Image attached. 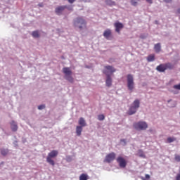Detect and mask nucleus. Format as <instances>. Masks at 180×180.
<instances>
[{"mask_svg": "<svg viewBox=\"0 0 180 180\" xmlns=\"http://www.w3.org/2000/svg\"><path fill=\"white\" fill-rule=\"evenodd\" d=\"M63 72L65 75L64 78L70 84H74V77H72V71L70 68H63Z\"/></svg>", "mask_w": 180, "mask_h": 180, "instance_id": "2", "label": "nucleus"}, {"mask_svg": "<svg viewBox=\"0 0 180 180\" xmlns=\"http://www.w3.org/2000/svg\"><path fill=\"white\" fill-rule=\"evenodd\" d=\"M46 108V105L42 104V105H40L38 106V109L39 110H43V109H45Z\"/></svg>", "mask_w": 180, "mask_h": 180, "instance_id": "31", "label": "nucleus"}, {"mask_svg": "<svg viewBox=\"0 0 180 180\" xmlns=\"http://www.w3.org/2000/svg\"><path fill=\"white\" fill-rule=\"evenodd\" d=\"M11 127L13 131H18V124L15 122V121H12L11 122Z\"/></svg>", "mask_w": 180, "mask_h": 180, "instance_id": "14", "label": "nucleus"}, {"mask_svg": "<svg viewBox=\"0 0 180 180\" xmlns=\"http://www.w3.org/2000/svg\"><path fill=\"white\" fill-rule=\"evenodd\" d=\"M82 127L81 126H77L76 127V134L77 136H81V133H82Z\"/></svg>", "mask_w": 180, "mask_h": 180, "instance_id": "18", "label": "nucleus"}, {"mask_svg": "<svg viewBox=\"0 0 180 180\" xmlns=\"http://www.w3.org/2000/svg\"><path fill=\"white\" fill-rule=\"evenodd\" d=\"M146 2H148V4H153V0H146Z\"/></svg>", "mask_w": 180, "mask_h": 180, "instance_id": "39", "label": "nucleus"}, {"mask_svg": "<svg viewBox=\"0 0 180 180\" xmlns=\"http://www.w3.org/2000/svg\"><path fill=\"white\" fill-rule=\"evenodd\" d=\"M13 144H14V146H15V147H18V141H14L13 142Z\"/></svg>", "mask_w": 180, "mask_h": 180, "instance_id": "40", "label": "nucleus"}, {"mask_svg": "<svg viewBox=\"0 0 180 180\" xmlns=\"http://www.w3.org/2000/svg\"><path fill=\"white\" fill-rule=\"evenodd\" d=\"M69 4H74L75 2V0H68Z\"/></svg>", "mask_w": 180, "mask_h": 180, "instance_id": "35", "label": "nucleus"}, {"mask_svg": "<svg viewBox=\"0 0 180 180\" xmlns=\"http://www.w3.org/2000/svg\"><path fill=\"white\" fill-rule=\"evenodd\" d=\"M164 1L166 2V4H169L172 2V0H164Z\"/></svg>", "mask_w": 180, "mask_h": 180, "instance_id": "34", "label": "nucleus"}, {"mask_svg": "<svg viewBox=\"0 0 180 180\" xmlns=\"http://www.w3.org/2000/svg\"><path fill=\"white\" fill-rule=\"evenodd\" d=\"M114 26L115 27V32H117V33H120L121 29H123L124 27L123 24L122 22H115L114 24Z\"/></svg>", "mask_w": 180, "mask_h": 180, "instance_id": "12", "label": "nucleus"}, {"mask_svg": "<svg viewBox=\"0 0 180 180\" xmlns=\"http://www.w3.org/2000/svg\"><path fill=\"white\" fill-rule=\"evenodd\" d=\"M103 72L106 75V72L108 73L110 77L113 74V72H116V70L115 68H113L111 65H107L104 67V70H103Z\"/></svg>", "mask_w": 180, "mask_h": 180, "instance_id": "7", "label": "nucleus"}, {"mask_svg": "<svg viewBox=\"0 0 180 180\" xmlns=\"http://www.w3.org/2000/svg\"><path fill=\"white\" fill-rule=\"evenodd\" d=\"M165 68L166 70H172V68H174V65L171 63H165Z\"/></svg>", "mask_w": 180, "mask_h": 180, "instance_id": "21", "label": "nucleus"}, {"mask_svg": "<svg viewBox=\"0 0 180 180\" xmlns=\"http://www.w3.org/2000/svg\"><path fill=\"white\" fill-rule=\"evenodd\" d=\"M89 176L86 174H82L79 176V180H89Z\"/></svg>", "mask_w": 180, "mask_h": 180, "instance_id": "20", "label": "nucleus"}, {"mask_svg": "<svg viewBox=\"0 0 180 180\" xmlns=\"http://www.w3.org/2000/svg\"><path fill=\"white\" fill-rule=\"evenodd\" d=\"M139 108H140V100L136 99L131 104L129 110L128 115L131 116V115H134L139 110Z\"/></svg>", "mask_w": 180, "mask_h": 180, "instance_id": "1", "label": "nucleus"}, {"mask_svg": "<svg viewBox=\"0 0 180 180\" xmlns=\"http://www.w3.org/2000/svg\"><path fill=\"white\" fill-rule=\"evenodd\" d=\"M117 162L119 164L120 168H126V165H127L126 160H124L122 156H119L117 158Z\"/></svg>", "mask_w": 180, "mask_h": 180, "instance_id": "9", "label": "nucleus"}, {"mask_svg": "<svg viewBox=\"0 0 180 180\" xmlns=\"http://www.w3.org/2000/svg\"><path fill=\"white\" fill-rule=\"evenodd\" d=\"M32 37H34L35 39H37L39 37V31H33L32 33Z\"/></svg>", "mask_w": 180, "mask_h": 180, "instance_id": "23", "label": "nucleus"}, {"mask_svg": "<svg viewBox=\"0 0 180 180\" xmlns=\"http://www.w3.org/2000/svg\"><path fill=\"white\" fill-rule=\"evenodd\" d=\"M58 155V150H53L49 153H48V155L46 157V162L48 164H50V165H52V167H54L56 165V162L53 160V158H56Z\"/></svg>", "mask_w": 180, "mask_h": 180, "instance_id": "3", "label": "nucleus"}, {"mask_svg": "<svg viewBox=\"0 0 180 180\" xmlns=\"http://www.w3.org/2000/svg\"><path fill=\"white\" fill-rule=\"evenodd\" d=\"M175 160L177 161L178 162H179V161H180V155H176L175 156Z\"/></svg>", "mask_w": 180, "mask_h": 180, "instance_id": "33", "label": "nucleus"}, {"mask_svg": "<svg viewBox=\"0 0 180 180\" xmlns=\"http://www.w3.org/2000/svg\"><path fill=\"white\" fill-rule=\"evenodd\" d=\"M138 155L139 157H141L142 158H144L145 155H144V153L142 152V150H139L138 152Z\"/></svg>", "mask_w": 180, "mask_h": 180, "instance_id": "27", "label": "nucleus"}, {"mask_svg": "<svg viewBox=\"0 0 180 180\" xmlns=\"http://www.w3.org/2000/svg\"><path fill=\"white\" fill-rule=\"evenodd\" d=\"M105 4L110 6H113L115 5V1H112V0H105Z\"/></svg>", "mask_w": 180, "mask_h": 180, "instance_id": "24", "label": "nucleus"}, {"mask_svg": "<svg viewBox=\"0 0 180 180\" xmlns=\"http://www.w3.org/2000/svg\"><path fill=\"white\" fill-rule=\"evenodd\" d=\"M155 23H158V21H155Z\"/></svg>", "mask_w": 180, "mask_h": 180, "instance_id": "43", "label": "nucleus"}, {"mask_svg": "<svg viewBox=\"0 0 180 180\" xmlns=\"http://www.w3.org/2000/svg\"><path fill=\"white\" fill-rule=\"evenodd\" d=\"M176 180H180V174H177Z\"/></svg>", "mask_w": 180, "mask_h": 180, "instance_id": "38", "label": "nucleus"}, {"mask_svg": "<svg viewBox=\"0 0 180 180\" xmlns=\"http://www.w3.org/2000/svg\"><path fill=\"white\" fill-rule=\"evenodd\" d=\"M85 20L81 17H78L74 20V25L75 27H77V29H79L80 30H82L84 27H85Z\"/></svg>", "mask_w": 180, "mask_h": 180, "instance_id": "5", "label": "nucleus"}, {"mask_svg": "<svg viewBox=\"0 0 180 180\" xmlns=\"http://www.w3.org/2000/svg\"><path fill=\"white\" fill-rule=\"evenodd\" d=\"M67 9V6H59L55 8V13L58 16L63 15V12Z\"/></svg>", "mask_w": 180, "mask_h": 180, "instance_id": "10", "label": "nucleus"}, {"mask_svg": "<svg viewBox=\"0 0 180 180\" xmlns=\"http://www.w3.org/2000/svg\"><path fill=\"white\" fill-rule=\"evenodd\" d=\"M8 149L3 148V149L1 150V155H6V154H8Z\"/></svg>", "mask_w": 180, "mask_h": 180, "instance_id": "26", "label": "nucleus"}, {"mask_svg": "<svg viewBox=\"0 0 180 180\" xmlns=\"http://www.w3.org/2000/svg\"><path fill=\"white\" fill-rule=\"evenodd\" d=\"M98 120H100V122H102V120H105V115H99L98 116Z\"/></svg>", "mask_w": 180, "mask_h": 180, "instance_id": "28", "label": "nucleus"}, {"mask_svg": "<svg viewBox=\"0 0 180 180\" xmlns=\"http://www.w3.org/2000/svg\"><path fill=\"white\" fill-rule=\"evenodd\" d=\"M115 158H116V153H110L105 156L104 160V162H108V164L112 162V161H115Z\"/></svg>", "mask_w": 180, "mask_h": 180, "instance_id": "8", "label": "nucleus"}, {"mask_svg": "<svg viewBox=\"0 0 180 180\" xmlns=\"http://www.w3.org/2000/svg\"><path fill=\"white\" fill-rule=\"evenodd\" d=\"M131 4L133 6H137V0H131Z\"/></svg>", "mask_w": 180, "mask_h": 180, "instance_id": "29", "label": "nucleus"}, {"mask_svg": "<svg viewBox=\"0 0 180 180\" xmlns=\"http://www.w3.org/2000/svg\"><path fill=\"white\" fill-rule=\"evenodd\" d=\"M120 141L122 146H126V144H127L126 139H121Z\"/></svg>", "mask_w": 180, "mask_h": 180, "instance_id": "32", "label": "nucleus"}, {"mask_svg": "<svg viewBox=\"0 0 180 180\" xmlns=\"http://www.w3.org/2000/svg\"><path fill=\"white\" fill-rule=\"evenodd\" d=\"M174 89H177L178 91H180V83L179 84H175L173 86Z\"/></svg>", "mask_w": 180, "mask_h": 180, "instance_id": "30", "label": "nucleus"}, {"mask_svg": "<svg viewBox=\"0 0 180 180\" xmlns=\"http://www.w3.org/2000/svg\"><path fill=\"white\" fill-rule=\"evenodd\" d=\"M147 60L148 61V63H153V61H155V56L151 54V55H149L148 57H147Z\"/></svg>", "mask_w": 180, "mask_h": 180, "instance_id": "19", "label": "nucleus"}, {"mask_svg": "<svg viewBox=\"0 0 180 180\" xmlns=\"http://www.w3.org/2000/svg\"><path fill=\"white\" fill-rule=\"evenodd\" d=\"M86 68H89V66L86 65Z\"/></svg>", "mask_w": 180, "mask_h": 180, "instance_id": "42", "label": "nucleus"}, {"mask_svg": "<svg viewBox=\"0 0 180 180\" xmlns=\"http://www.w3.org/2000/svg\"><path fill=\"white\" fill-rule=\"evenodd\" d=\"M157 71H158L159 72H165L166 69H165V64H160L158 66H157L156 68Z\"/></svg>", "mask_w": 180, "mask_h": 180, "instance_id": "13", "label": "nucleus"}, {"mask_svg": "<svg viewBox=\"0 0 180 180\" xmlns=\"http://www.w3.org/2000/svg\"><path fill=\"white\" fill-rule=\"evenodd\" d=\"M105 75H106V79H105V84L106 86L110 87L112 86V77L110 75H109L107 72H105Z\"/></svg>", "mask_w": 180, "mask_h": 180, "instance_id": "11", "label": "nucleus"}, {"mask_svg": "<svg viewBox=\"0 0 180 180\" xmlns=\"http://www.w3.org/2000/svg\"><path fill=\"white\" fill-rule=\"evenodd\" d=\"M127 86L130 92H133V89H134V77L131 74H129L127 76Z\"/></svg>", "mask_w": 180, "mask_h": 180, "instance_id": "4", "label": "nucleus"}, {"mask_svg": "<svg viewBox=\"0 0 180 180\" xmlns=\"http://www.w3.org/2000/svg\"><path fill=\"white\" fill-rule=\"evenodd\" d=\"M79 124L82 127H85L86 126V122L84 117H80L79 120Z\"/></svg>", "mask_w": 180, "mask_h": 180, "instance_id": "15", "label": "nucleus"}, {"mask_svg": "<svg viewBox=\"0 0 180 180\" xmlns=\"http://www.w3.org/2000/svg\"><path fill=\"white\" fill-rule=\"evenodd\" d=\"M154 49L156 53H160L161 51V44L158 43L155 44Z\"/></svg>", "mask_w": 180, "mask_h": 180, "instance_id": "17", "label": "nucleus"}, {"mask_svg": "<svg viewBox=\"0 0 180 180\" xmlns=\"http://www.w3.org/2000/svg\"><path fill=\"white\" fill-rule=\"evenodd\" d=\"M134 127L136 130H146L148 127V124L146 122H139L134 124Z\"/></svg>", "mask_w": 180, "mask_h": 180, "instance_id": "6", "label": "nucleus"}, {"mask_svg": "<svg viewBox=\"0 0 180 180\" xmlns=\"http://www.w3.org/2000/svg\"><path fill=\"white\" fill-rule=\"evenodd\" d=\"M145 178L146 179H150V174H146Z\"/></svg>", "mask_w": 180, "mask_h": 180, "instance_id": "37", "label": "nucleus"}, {"mask_svg": "<svg viewBox=\"0 0 180 180\" xmlns=\"http://www.w3.org/2000/svg\"><path fill=\"white\" fill-rule=\"evenodd\" d=\"M176 141V138L175 137H169L167 138V143H174V141Z\"/></svg>", "mask_w": 180, "mask_h": 180, "instance_id": "25", "label": "nucleus"}, {"mask_svg": "<svg viewBox=\"0 0 180 180\" xmlns=\"http://www.w3.org/2000/svg\"><path fill=\"white\" fill-rule=\"evenodd\" d=\"M110 34H112L110 30H106L103 33V36L105 39H109V37H110Z\"/></svg>", "mask_w": 180, "mask_h": 180, "instance_id": "16", "label": "nucleus"}, {"mask_svg": "<svg viewBox=\"0 0 180 180\" xmlns=\"http://www.w3.org/2000/svg\"><path fill=\"white\" fill-rule=\"evenodd\" d=\"M176 13L179 15V16H180V8L177 9Z\"/></svg>", "mask_w": 180, "mask_h": 180, "instance_id": "36", "label": "nucleus"}, {"mask_svg": "<svg viewBox=\"0 0 180 180\" xmlns=\"http://www.w3.org/2000/svg\"><path fill=\"white\" fill-rule=\"evenodd\" d=\"M38 6H40V8H43V3H40L38 4Z\"/></svg>", "mask_w": 180, "mask_h": 180, "instance_id": "41", "label": "nucleus"}, {"mask_svg": "<svg viewBox=\"0 0 180 180\" xmlns=\"http://www.w3.org/2000/svg\"><path fill=\"white\" fill-rule=\"evenodd\" d=\"M171 102H172V105H169V108H175V106H176V102L172 101V99L167 101V103H171Z\"/></svg>", "mask_w": 180, "mask_h": 180, "instance_id": "22", "label": "nucleus"}]
</instances>
